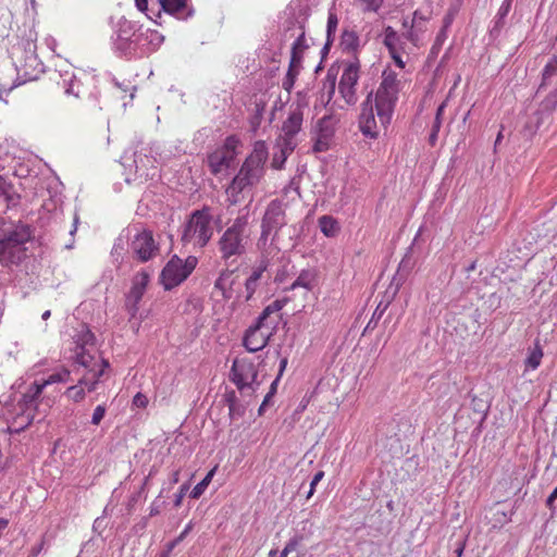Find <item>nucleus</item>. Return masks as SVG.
Returning a JSON list of instances; mask_svg holds the SVG:
<instances>
[{
	"mask_svg": "<svg viewBox=\"0 0 557 557\" xmlns=\"http://www.w3.org/2000/svg\"><path fill=\"white\" fill-rule=\"evenodd\" d=\"M269 157L268 147L263 140L253 144L252 151L243 162L239 171L233 177L226 194L232 205L239 202L245 193H250L264 177L265 163Z\"/></svg>",
	"mask_w": 557,
	"mask_h": 557,
	"instance_id": "f257e3e1",
	"label": "nucleus"
},
{
	"mask_svg": "<svg viewBox=\"0 0 557 557\" xmlns=\"http://www.w3.org/2000/svg\"><path fill=\"white\" fill-rule=\"evenodd\" d=\"M251 234L248 213L234 219L216 243L221 260L228 265L246 255L251 244Z\"/></svg>",
	"mask_w": 557,
	"mask_h": 557,
	"instance_id": "f03ea898",
	"label": "nucleus"
},
{
	"mask_svg": "<svg viewBox=\"0 0 557 557\" xmlns=\"http://www.w3.org/2000/svg\"><path fill=\"white\" fill-rule=\"evenodd\" d=\"M32 238V230L25 224L4 230L0 237V261L11 264L21 263L27 257V245Z\"/></svg>",
	"mask_w": 557,
	"mask_h": 557,
	"instance_id": "7ed1b4c3",
	"label": "nucleus"
},
{
	"mask_svg": "<svg viewBox=\"0 0 557 557\" xmlns=\"http://www.w3.org/2000/svg\"><path fill=\"white\" fill-rule=\"evenodd\" d=\"M399 81L393 71H384L382 82L375 95V109L382 126L389 124L398 99Z\"/></svg>",
	"mask_w": 557,
	"mask_h": 557,
	"instance_id": "20e7f679",
	"label": "nucleus"
},
{
	"mask_svg": "<svg viewBox=\"0 0 557 557\" xmlns=\"http://www.w3.org/2000/svg\"><path fill=\"white\" fill-rule=\"evenodd\" d=\"M213 235L212 215L210 209L205 207L194 211L184 226L182 242L203 248Z\"/></svg>",
	"mask_w": 557,
	"mask_h": 557,
	"instance_id": "39448f33",
	"label": "nucleus"
},
{
	"mask_svg": "<svg viewBox=\"0 0 557 557\" xmlns=\"http://www.w3.org/2000/svg\"><path fill=\"white\" fill-rule=\"evenodd\" d=\"M197 263L198 260L194 256H189L185 260L174 256L161 272V284L168 290L180 285L191 274Z\"/></svg>",
	"mask_w": 557,
	"mask_h": 557,
	"instance_id": "423d86ee",
	"label": "nucleus"
},
{
	"mask_svg": "<svg viewBox=\"0 0 557 557\" xmlns=\"http://www.w3.org/2000/svg\"><path fill=\"white\" fill-rule=\"evenodd\" d=\"M239 144L236 136H228L222 147L208 156V165L213 175L225 174L233 166Z\"/></svg>",
	"mask_w": 557,
	"mask_h": 557,
	"instance_id": "0eeeda50",
	"label": "nucleus"
},
{
	"mask_svg": "<svg viewBox=\"0 0 557 557\" xmlns=\"http://www.w3.org/2000/svg\"><path fill=\"white\" fill-rule=\"evenodd\" d=\"M45 388V384H40L38 382H34L25 393H23L21 399L17 403L18 413L14 420V423H17L18 426L15 429L16 432L23 430L25 426L29 425L36 414L38 398Z\"/></svg>",
	"mask_w": 557,
	"mask_h": 557,
	"instance_id": "6e6552de",
	"label": "nucleus"
},
{
	"mask_svg": "<svg viewBox=\"0 0 557 557\" xmlns=\"http://www.w3.org/2000/svg\"><path fill=\"white\" fill-rule=\"evenodd\" d=\"M257 377L258 370L253 362L247 359L234 360L231 380L242 393L251 395L260 384Z\"/></svg>",
	"mask_w": 557,
	"mask_h": 557,
	"instance_id": "1a4fd4ad",
	"label": "nucleus"
},
{
	"mask_svg": "<svg viewBox=\"0 0 557 557\" xmlns=\"http://www.w3.org/2000/svg\"><path fill=\"white\" fill-rule=\"evenodd\" d=\"M286 223L285 203L278 199L270 201L262 218L259 242L265 244L271 234L274 238Z\"/></svg>",
	"mask_w": 557,
	"mask_h": 557,
	"instance_id": "9d476101",
	"label": "nucleus"
},
{
	"mask_svg": "<svg viewBox=\"0 0 557 557\" xmlns=\"http://www.w3.org/2000/svg\"><path fill=\"white\" fill-rule=\"evenodd\" d=\"M359 60L354 57L352 60L346 61L338 83V91L345 102L352 106L357 102V84L359 81Z\"/></svg>",
	"mask_w": 557,
	"mask_h": 557,
	"instance_id": "9b49d317",
	"label": "nucleus"
},
{
	"mask_svg": "<svg viewBox=\"0 0 557 557\" xmlns=\"http://www.w3.org/2000/svg\"><path fill=\"white\" fill-rule=\"evenodd\" d=\"M275 329L274 323L261 321L259 318L255 325H251L245 333L243 344L249 352H256L263 349Z\"/></svg>",
	"mask_w": 557,
	"mask_h": 557,
	"instance_id": "f8f14e48",
	"label": "nucleus"
},
{
	"mask_svg": "<svg viewBox=\"0 0 557 557\" xmlns=\"http://www.w3.org/2000/svg\"><path fill=\"white\" fill-rule=\"evenodd\" d=\"M304 122V106L300 103L289 107L288 115L283 122L281 134L276 140L283 143H298L296 136L299 134Z\"/></svg>",
	"mask_w": 557,
	"mask_h": 557,
	"instance_id": "ddd939ff",
	"label": "nucleus"
},
{
	"mask_svg": "<svg viewBox=\"0 0 557 557\" xmlns=\"http://www.w3.org/2000/svg\"><path fill=\"white\" fill-rule=\"evenodd\" d=\"M337 120L332 115H324L317 123L313 151L324 152L333 143Z\"/></svg>",
	"mask_w": 557,
	"mask_h": 557,
	"instance_id": "4468645a",
	"label": "nucleus"
},
{
	"mask_svg": "<svg viewBox=\"0 0 557 557\" xmlns=\"http://www.w3.org/2000/svg\"><path fill=\"white\" fill-rule=\"evenodd\" d=\"M131 248L133 253L141 262L150 260L158 252V246L153 239L152 233L149 231H143L136 234L132 240Z\"/></svg>",
	"mask_w": 557,
	"mask_h": 557,
	"instance_id": "2eb2a0df",
	"label": "nucleus"
},
{
	"mask_svg": "<svg viewBox=\"0 0 557 557\" xmlns=\"http://www.w3.org/2000/svg\"><path fill=\"white\" fill-rule=\"evenodd\" d=\"M12 59L17 72V78L23 79L20 84L37 79L42 72L44 64L37 55H30V58L12 57Z\"/></svg>",
	"mask_w": 557,
	"mask_h": 557,
	"instance_id": "dca6fc26",
	"label": "nucleus"
},
{
	"mask_svg": "<svg viewBox=\"0 0 557 557\" xmlns=\"http://www.w3.org/2000/svg\"><path fill=\"white\" fill-rule=\"evenodd\" d=\"M359 129L369 138H376L379 135L377 124L373 111L372 92H370L361 104L359 116Z\"/></svg>",
	"mask_w": 557,
	"mask_h": 557,
	"instance_id": "f3484780",
	"label": "nucleus"
},
{
	"mask_svg": "<svg viewBox=\"0 0 557 557\" xmlns=\"http://www.w3.org/2000/svg\"><path fill=\"white\" fill-rule=\"evenodd\" d=\"M429 17L430 13L428 11L419 9L413 12L410 23L404 20L403 26L407 29L405 36L413 46L419 45L420 34L425 30V24Z\"/></svg>",
	"mask_w": 557,
	"mask_h": 557,
	"instance_id": "a211bd4d",
	"label": "nucleus"
},
{
	"mask_svg": "<svg viewBox=\"0 0 557 557\" xmlns=\"http://www.w3.org/2000/svg\"><path fill=\"white\" fill-rule=\"evenodd\" d=\"M138 38L141 58L154 52L164 41V36L161 33L143 26H139Z\"/></svg>",
	"mask_w": 557,
	"mask_h": 557,
	"instance_id": "6ab92c4d",
	"label": "nucleus"
},
{
	"mask_svg": "<svg viewBox=\"0 0 557 557\" xmlns=\"http://www.w3.org/2000/svg\"><path fill=\"white\" fill-rule=\"evenodd\" d=\"M138 27L135 23L124 17L119 20L116 30L112 37L113 48L117 53L125 49L126 44L135 36Z\"/></svg>",
	"mask_w": 557,
	"mask_h": 557,
	"instance_id": "aec40b11",
	"label": "nucleus"
},
{
	"mask_svg": "<svg viewBox=\"0 0 557 557\" xmlns=\"http://www.w3.org/2000/svg\"><path fill=\"white\" fill-rule=\"evenodd\" d=\"M190 0H158L161 9L178 20L186 21L191 17L195 10L189 4Z\"/></svg>",
	"mask_w": 557,
	"mask_h": 557,
	"instance_id": "412c9836",
	"label": "nucleus"
},
{
	"mask_svg": "<svg viewBox=\"0 0 557 557\" xmlns=\"http://www.w3.org/2000/svg\"><path fill=\"white\" fill-rule=\"evenodd\" d=\"M154 160L146 154L135 153L134 166L138 178L147 181L157 175V169L153 165Z\"/></svg>",
	"mask_w": 557,
	"mask_h": 557,
	"instance_id": "4be33fe9",
	"label": "nucleus"
},
{
	"mask_svg": "<svg viewBox=\"0 0 557 557\" xmlns=\"http://www.w3.org/2000/svg\"><path fill=\"white\" fill-rule=\"evenodd\" d=\"M148 282L149 274L146 272H140L134 276L132 288L127 295V304L136 307L146 290Z\"/></svg>",
	"mask_w": 557,
	"mask_h": 557,
	"instance_id": "5701e85b",
	"label": "nucleus"
},
{
	"mask_svg": "<svg viewBox=\"0 0 557 557\" xmlns=\"http://www.w3.org/2000/svg\"><path fill=\"white\" fill-rule=\"evenodd\" d=\"M298 143L289 141L283 143L276 140L275 148L277 151L274 152L272 158V168L275 170L283 169L287 158L292 154V152L297 147Z\"/></svg>",
	"mask_w": 557,
	"mask_h": 557,
	"instance_id": "b1692460",
	"label": "nucleus"
},
{
	"mask_svg": "<svg viewBox=\"0 0 557 557\" xmlns=\"http://www.w3.org/2000/svg\"><path fill=\"white\" fill-rule=\"evenodd\" d=\"M233 271L225 269L222 270L214 282V289L220 292L224 299H231L233 297V283L232 278Z\"/></svg>",
	"mask_w": 557,
	"mask_h": 557,
	"instance_id": "393cba45",
	"label": "nucleus"
},
{
	"mask_svg": "<svg viewBox=\"0 0 557 557\" xmlns=\"http://www.w3.org/2000/svg\"><path fill=\"white\" fill-rule=\"evenodd\" d=\"M109 366L106 360H101L100 368L95 369L90 368L83 374V376L78 380L79 385H84L87 387L88 392H94L97 388V384L99 379L102 376L104 369Z\"/></svg>",
	"mask_w": 557,
	"mask_h": 557,
	"instance_id": "a878e982",
	"label": "nucleus"
},
{
	"mask_svg": "<svg viewBox=\"0 0 557 557\" xmlns=\"http://www.w3.org/2000/svg\"><path fill=\"white\" fill-rule=\"evenodd\" d=\"M267 270V263L261 262L257 268H255L251 274L245 282V300L248 301L252 298L257 288L259 287V282Z\"/></svg>",
	"mask_w": 557,
	"mask_h": 557,
	"instance_id": "bb28decb",
	"label": "nucleus"
},
{
	"mask_svg": "<svg viewBox=\"0 0 557 557\" xmlns=\"http://www.w3.org/2000/svg\"><path fill=\"white\" fill-rule=\"evenodd\" d=\"M317 283V272L314 269H304L297 276V278L290 285V289L302 287L307 292L311 290Z\"/></svg>",
	"mask_w": 557,
	"mask_h": 557,
	"instance_id": "cd10ccee",
	"label": "nucleus"
},
{
	"mask_svg": "<svg viewBox=\"0 0 557 557\" xmlns=\"http://www.w3.org/2000/svg\"><path fill=\"white\" fill-rule=\"evenodd\" d=\"M36 44L33 39H27L13 47L12 57L30 58L36 54Z\"/></svg>",
	"mask_w": 557,
	"mask_h": 557,
	"instance_id": "c85d7f7f",
	"label": "nucleus"
},
{
	"mask_svg": "<svg viewBox=\"0 0 557 557\" xmlns=\"http://www.w3.org/2000/svg\"><path fill=\"white\" fill-rule=\"evenodd\" d=\"M319 227L321 232L327 236L333 237L339 231L337 221L331 215H322L319 218Z\"/></svg>",
	"mask_w": 557,
	"mask_h": 557,
	"instance_id": "c756f323",
	"label": "nucleus"
},
{
	"mask_svg": "<svg viewBox=\"0 0 557 557\" xmlns=\"http://www.w3.org/2000/svg\"><path fill=\"white\" fill-rule=\"evenodd\" d=\"M341 46L346 52H355L359 46V37L354 30H344L341 37Z\"/></svg>",
	"mask_w": 557,
	"mask_h": 557,
	"instance_id": "7c9ffc66",
	"label": "nucleus"
},
{
	"mask_svg": "<svg viewBox=\"0 0 557 557\" xmlns=\"http://www.w3.org/2000/svg\"><path fill=\"white\" fill-rule=\"evenodd\" d=\"M138 32L135 33V36L126 44L125 49H122L120 52L121 55L126 58H141V51H139V38Z\"/></svg>",
	"mask_w": 557,
	"mask_h": 557,
	"instance_id": "2f4dec72",
	"label": "nucleus"
},
{
	"mask_svg": "<svg viewBox=\"0 0 557 557\" xmlns=\"http://www.w3.org/2000/svg\"><path fill=\"white\" fill-rule=\"evenodd\" d=\"M557 77V58L552 59L542 72V83L540 88L547 86L552 83L553 78Z\"/></svg>",
	"mask_w": 557,
	"mask_h": 557,
	"instance_id": "473e14b6",
	"label": "nucleus"
},
{
	"mask_svg": "<svg viewBox=\"0 0 557 557\" xmlns=\"http://www.w3.org/2000/svg\"><path fill=\"white\" fill-rule=\"evenodd\" d=\"M214 471H215V469L210 470L207 473V475L191 490V492H190L191 498L197 499L203 494V492L206 491V488L208 487V485L210 484V482L214 475Z\"/></svg>",
	"mask_w": 557,
	"mask_h": 557,
	"instance_id": "72a5a7b5",
	"label": "nucleus"
},
{
	"mask_svg": "<svg viewBox=\"0 0 557 557\" xmlns=\"http://www.w3.org/2000/svg\"><path fill=\"white\" fill-rule=\"evenodd\" d=\"M70 380V371L66 369H62L58 372H54L48 376V379L44 380L40 384L51 385L54 383L67 382Z\"/></svg>",
	"mask_w": 557,
	"mask_h": 557,
	"instance_id": "f704fd0d",
	"label": "nucleus"
},
{
	"mask_svg": "<svg viewBox=\"0 0 557 557\" xmlns=\"http://www.w3.org/2000/svg\"><path fill=\"white\" fill-rule=\"evenodd\" d=\"M62 86L65 89L66 95L79 96V83L75 75L72 74L69 78H63Z\"/></svg>",
	"mask_w": 557,
	"mask_h": 557,
	"instance_id": "c9c22d12",
	"label": "nucleus"
},
{
	"mask_svg": "<svg viewBox=\"0 0 557 557\" xmlns=\"http://www.w3.org/2000/svg\"><path fill=\"white\" fill-rule=\"evenodd\" d=\"M11 201L10 185L7 183L5 178L0 175V206L8 207Z\"/></svg>",
	"mask_w": 557,
	"mask_h": 557,
	"instance_id": "e433bc0d",
	"label": "nucleus"
},
{
	"mask_svg": "<svg viewBox=\"0 0 557 557\" xmlns=\"http://www.w3.org/2000/svg\"><path fill=\"white\" fill-rule=\"evenodd\" d=\"M542 357L543 351L539 346H536L533 350H531L525 360L527 367H529L532 370H535L540 366Z\"/></svg>",
	"mask_w": 557,
	"mask_h": 557,
	"instance_id": "4c0bfd02",
	"label": "nucleus"
},
{
	"mask_svg": "<svg viewBox=\"0 0 557 557\" xmlns=\"http://www.w3.org/2000/svg\"><path fill=\"white\" fill-rule=\"evenodd\" d=\"M284 300H275L273 301L272 304H270L269 306H267L262 313L259 315V319L261 321H264V322H269V317L270 314L274 313V312H278L283 306H284Z\"/></svg>",
	"mask_w": 557,
	"mask_h": 557,
	"instance_id": "58836bf2",
	"label": "nucleus"
},
{
	"mask_svg": "<svg viewBox=\"0 0 557 557\" xmlns=\"http://www.w3.org/2000/svg\"><path fill=\"white\" fill-rule=\"evenodd\" d=\"M92 359L90 351L84 347H81V351L76 352V362L86 369L90 368Z\"/></svg>",
	"mask_w": 557,
	"mask_h": 557,
	"instance_id": "ea45409f",
	"label": "nucleus"
},
{
	"mask_svg": "<svg viewBox=\"0 0 557 557\" xmlns=\"http://www.w3.org/2000/svg\"><path fill=\"white\" fill-rule=\"evenodd\" d=\"M302 540L304 537L301 535H295L292 537L285 545L284 549L281 552L280 557H287L288 554L297 550Z\"/></svg>",
	"mask_w": 557,
	"mask_h": 557,
	"instance_id": "a19ab883",
	"label": "nucleus"
},
{
	"mask_svg": "<svg viewBox=\"0 0 557 557\" xmlns=\"http://www.w3.org/2000/svg\"><path fill=\"white\" fill-rule=\"evenodd\" d=\"M397 41V34L391 27H388L385 33L384 44L388 48L389 53H395Z\"/></svg>",
	"mask_w": 557,
	"mask_h": 557,
	"instance_id": "79ce46f5",
	"label": "nucleus"
},
{
	"mask_svg": "<svg viewBox=\"0 0 557 557\" xmlns=\"http://www.w3.org/2000/svg\"><path fill=\"white\" fill-rule=\"evenodd\" d=\"M83 385H74L66 389V395L70 399L78 403L85 397Z\"/></svg>",
	"mask_w": 557,
	"mask_h": 557,
	"instance_id": "37998d69",
	"label": "nucleus"
},
{
	"mask_svg": "<svg viewBox=\"0 0 557 557\" xmlns=\"http://www.w3.org/2000/svg\"><path fill=\"white\" fill-rule=\"evenodd\" d=\"M299 74V70L294 67H288L287 74L283 81V88L289 91L295 83L297 75Z\"/></svg>",
	"mask_w": 557,
	"mask_h": 557,
	"instance_id": "c03bdc74",
	"label": "nucleus"
},
{
	"mask_svg": "<svg viewBox=\"0 0 557 557\" xmlns=\"http://www.w3.org/2000/svg\"><path fill=\"white\" fill-rule=\"evenodd\" d=\"M542 107L546 111H554L557 107V88L552 91L546 99L542 102Z\"/></svg>",
	"mask_w": 557,
	"mask_h": 557,
	"instance_id": "a18cd8bd",
	"label": "nucleus"
},
{
	"mask_svg": "<svg viewBox=\"0 0 557 557\" xmlns=\"http://www.w3.org/2000/svg\"><path fill=\"white\" fill-rule=\"evenodd\" d=\"M302 55H304V51H301V50L299 51V49H295L292 47L289 67L300 70L301 62H302Z\"/></svg>",
	"mask_w": 557,
	"mask_h": 557,
	"instance_id": "49530a36",
	"label": "nucleus"
},
{
	"mask_svg": "<svg viewBox=\"0 0 557 557\" xmlns=\"http://www.w3.org/2000/svg\"><path fill=\"white\" fill-rule=\"evenodd\" d=\"M106 411H107V408L104 405H98L94 410V413L91 417V423L94 425H99L106 414Z\"/></svg>",
	"mask_w": 557,
	"mask_h": 557,
	"instance_id": "de8ad7c7",
	"label": "nucleus"
},
{
	"mask_svg": "<svg viewBox=\"0 0 557 557\" xmlns=\"http://www.w3.org/2000/svg\"><path fill=\"white\" fill-rule=\"evenodd\" d=\"M511 3H512V0H504L503 1L502 5L497 12L496 24L500 23L507 16V14L509 13V11L511 9Z\"/></svg>",
	"mask_w": 557,
	"mask_h": 557,
	"instance_id": "09e8293b",
	"label": "nucleus"
},
{
	"mask_svg": "<svg viewBox=\"0 0 557 557\" xmlns=\"http://www.w3.org/2000/svg\"><path fill=\"white\" fill-rule=\"evenodd\" d=\"M323 478H324V472H323V471H318V472L313 475V478H312V480H311V482H310V488H309V491H308V493H307V496H306V498H307V499H309V498H311V497H312V495L314 494V491H315V486H317V484H318V483H319Z\"/></svg>",
	"mask_w": 557,
	"mask_h": 557,
	"instance_id": "8fccbe9b",
	"label": "nucleus"
},
{
	"mask_svg": "<svg viewBox=\"0 0 557 557\" xmlns=\"http://www.w3.org/2000/svg\"><path fill=\"white\" fill-rule=\"evenodd\" d=\"M337 17L334 14H330L327 18V37L330 38L332 33H335L337 28Z\"/></svg>",
	"mask_w": 557,
	"mask_h": 557,
	"instance_id": "3c124183",
	"label": "nucleus"
},
{
	"mask_svg": "<svg viewBox=\"0 0 557 557\" xmlns=\"http://www.w3.org/2000/svg\"><path fill=\"white\" fill-rule=\"evenodd\" d=\"M162 505H163V502H161V500L159 499V497H158V498H156V499L152 502V504L150 505V512H149V516H150V517H153V516L159 515V513H160V511H161Z\"/></svg>",
	"mask_w": 557,
	"mask_h": 557,
	"instance_id": "603ef678",
	"label": "nucleus"
},
{
	"mask_svg": "<svg viewBox=\"0 0 557 557\" xmlns=\"http://www.w3.org/2000/svg\"><path fill=\"white\" fill-rule=\"evenodd\" d=\"M82 342H83L82 347H84V348H85V346H88V345L92 346L94 342H95L94 334L89 330H87L82 335Z\"/></svg>",
	"mask_w": 557,
	"mask_h": 557,
	"instance_id": "864d4df0",
	"label": "nucleus"
},
{
	"mask_svg": "<svg viewBox=\"0 0 557 557\" xmlns=\"http://www.w3.org/2000/svg\"><path fill=\"white\" fill-rule=\"evenodd\" d=\"M188 490V486L186 484H183L180 488V492L175 495V499H174V506L175 507H180L181 504H182V500L186 494Z\"/></svg>",
	"mask_w": 557,
	"mask_h": 557,
	"instance_id": "5fc2aeb1",
	"label": "nucleus"
},
{
	"mask_svg": "<svg viewBox=\"0 0 557 557\" xmlns=\"http://www.w3.org/2000/svg\"><path fill=\"white\" fill-rule=\"evenodd\" d=\"M305 34L302 33L293 44V48L305 51L307 49Z\"/></svg>",
	"mask_w": 557,
	"mask_h": 557,
	"instance_id": "6e6d98bb",
	"label": "nucleus"
},
{
	"mask_svg": "<svg viewBox=\"0 0 557 557\" xmlns=\"http://www.w3.org/2000/svg\"><path fill=\"white\" fill-rule=\"evenodd\" d=\"M261 111H262V108H259V106H257V112L253 115V117L251 119V126H252L253 131L257 129V127L260 125Z\"/></svg>",
	"mask_w": 557,
	"mask_h": 557,
	"instance_id": "4d7b16f0",
	"label": "nucleus"
},
{
	"mask_svg": "<svg viewBox=\"0 0 557 557\" xmlns=\"http://www.w3.org/2000/svg\"><path fill=\"white\" fill-rule=\"evenodd\" d=\"M134 405L137 406V407H145L147 405V397L140 393H138L135 397H134Z\"/></svg>",
	"mask_w": 557,
	"mask_h": 557,
	"instance_id": "13d9d810",
	"label": "nucleus"
},
{
	"mask_svg": "<svg viewBox=\"0 0 557 557\" xmlns=\"http://www.w3.org/2000/svg\"><path fill=\"white\" fill-rule=\"evenodd\" d=\"M447 29L442 28L436 36L435 46H441L447 37Z\"/></svg>",
	"mask_w": 557,
	"mask_h": 557,
	"instance_id": "bf43d9fd",
	"label": "nucleus"
},
{
	"mask_svg": "<svg viewBox=\"0 0 557 557\" xmlns=\"http://www.w3.org/2000/svg\"><path fill=\"white\" fill-rule=\"evenodd\" d=\"M391 55L398 67H400V69L405 67V62L403 61L401 57L399 55L397 49L395 50V53H391Z\"/></svg>",
	"mask_w": 557,
	"mask_h": 557,
	"instance_id": "052dcab7",
	"label": "nucleus"
},
{
	"mask_svg": "<svg viewBox=\"0 0 557 557\" xmlns=\"http://www.w3.org/2000/svg\"><path fill=\"white\" fill-rule=\"evenodd\" d=\"M181 541H177V537L175 540H173L172 542H170L168 545H166V549L163 550L161 554H166V557L170 556L171 552L174 549V547L180 543Z\"/></svg>",
	"mask_w": 557,
	"mask_h": 557,
	"instance_id": "680f3d73",
	"label": "nucleus"
},
{
	"mask_svg": "<svg viewBox=\"0 0 557 557\" xmlns=\"http://www.w3.org/2000/svg\"><path fill=\"white\" fill-rule=\"evenodd\" d=\"M557 499V486L553 490L550 495L548 496L546 504L552 509L554 500Z\"/></svg>",
	"mask_w": 557,
	"mask_h": 557,
	"instance_id": "e2e57ef3",
	"label": "nucleus"
},
{
	"mask_svg": "<svg viewBox=\"0 0 557 557\" xmlns=\"http://www.w3.org/2000/svg\"><path fill=\"white\" fill-rule=\"evenodd\" d=\"M191 528H193L191 522H189L185 527V529L181 532V534L177 536V541H183L186 537V535L191 531Z\"/></svg>",
	"mask_w": 557,
	"mask_h": 557,
	"instance_id": "0e129e2a",
	"label": "nucleus"
},
{
	"mask_svg": "<svg viewBox=\"0 0 557 557\" xmlns=\"http://www.w3.org/2000/svg\"><path fill=\"white\" fill-rule=\"evenodd\" d=\"M138 10L145 12L148 9V0H135Z\"/></svg>",
	"mask_w": 557,
	"mask_h": 557,
	"instance_id": "69168bd1",
	"label": "nucleus"
},
{
	"mask_svg": "<svg viewBox=\"0 0 557 557\" xmlns=\"http://www.w3.org/2000/svg\"><path fill=\"white\" fill-rule=\"evenodd\" d=\"M278 380H280V375H277V377L272 382L268 394H270L272 396L275 394Z\"/></svg>",
	"mask_w": 557,
	"mask_h": 557,
	"instance_id": "338daca9",
	"label": "nucleus"
},
{
	"mask_svg": "<svg viewBox=\"0 0 557 557\" xmlns=\"http://www.w3.org/2000/svg\"><path fill=\"white\" fill-rule=\"evenodd\" d=\"M451 22H453V17L450 15H446L444 17L443 27L442 28L447 29L450 26Z\"/></svg>",
	"mask_w": 557,
	"mask_h": 557,
	"instance_id": "774afa93",
	"label": "nucleus"
}]
</instances>
